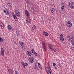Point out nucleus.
Here are the masks:
<instances>
[{
  "label": "nucleus",
  "mask_w": 74,
  "mask_h": 74,
  "mask_svg": "<svg viewBox=\"0 0 74 74\" xmlns=\"http://www.w3.org/2000/svg\"><path fill=\"white\" fill-rule=\"evenodd\" d=\"M68 5L71 8L74 9V4L72 2H69L68 3Z\"/></svg>",
  "instance_id": "nucleus-1"
},
{
  "label": "nucleus",
  "mask_w": 74,
  "mask_h": 74,
  "mask_svg": "<svg viewBox=\"0 0 74 74\" xmlns=\"http://www.w3.org/2000/svg\"><path fill=\"white\" fill-rule=\"evenodd\" d=\"M68 39L69 40H71V43L72 45L74 46V39L73 38V36H70L69 37Z\"/></svg>",
  "instance_id": "nucleus-2"
},
{
  "label": "nucleus",
  "mask_w": 74,
  "mask_h": 74,
  "mask_svg": "<svg viewBox=\"0 0 74 74\" xmlns=\"http://www.w3.org/2000/svg\"><path fill=\"white\" fill-rule=\"evenodd\" d=\"M49 68H50L49 66V65H47V67L46 68V70L48 74H49V73L50 74H51V71L49 69Z\"/></svg>",
  "instance_id": "nucleus-3"
},
{
  "label": "nucleus",
  "mask_w": 74,
  "mask_h": 74,
  "mask_svg": "<svg viewBox=\"0 0 74 74\" xmlns=\"http://www.w3.org/2000/svg\"><path fill=\"white\" fill-rule=\"evenodd\" d=\"M16 13V15L17 17H20L21 16V14L20 12H19L18 10H15Z\"/></svg>",
  "instance_id": "nucleus-4"
},
{
  "label": "nucleus",
  "mask_w": 74,
  "mask_h": 74,
  "mask_svg": "<svg viewBox=\"0 0 74 74\" xmlns=\"http://www.w3.org/2000/svg\"><path fill=\"white\" fill-rule=\"evenodd\" d=\"M29 61L30 63H33L34 62V59L33 58L30 57L29 58Z\"/></svg>",
  "instance_id": "nucleus-5"
},
{
  "label": "nucleus",
  "mask_w": 74,
  "mask_h": 74,
  "mask_svg": "<svg viewBox=\"0 0 74 74\" xmlns=\"http://www.w3.org/2000/svg\"><path fill=\"white\" fill-rule=\"evenodd\" d=\"M45 42L44 41H42V45L43 47L45 50L46 51V47L45 46Z\"/></svg>",
  "instance_id": "nucleus-6"
},
{
  "label": "nucleus",
  "mask_w": 74,
  "mask_h": 74,
  "mask_svg": "<svg viewBox=\"0 0 74 74\" xmlns=\"http://www.w3.org/2000/svg\"><path fill=\"white\" fill-rule=\"evenodd\" d=\"M25 14L27 15L28 17H29V16H30L29 12H28V11H27L26 10L25 11Z\"/></svg>",
  "instance_id": "nucleus-7"
},
{
  "label": "nucleus",
  "mask_w": 74,
  "mask_h": 74,
  "mask_svg": "<svg viewBox=\"0 0 74 74\" xmlns=\"http://www.w3.org/2000/svg\"><path fill=\"white\" fill-rule=\"evenodd\" d=\"M8 71L9 73V74H13V71L11 69H9L8 70Z\"/></svg>",
  "instance_id": "nucleus-8"
},
{
  "label": "nucleus",
  "mask_w": 74,
  "mask_h": 74,
  "mask_svg": "<svg viewBox=\"0 0 74 74\" xmlns=\"http://www.w3.org/2000/svg\"><path fill=\"white\" fill-rule=\"evenodd\" d=\"M67 26L68 27H71V26H72V24H71L70 22L69 21V23H68V25H67Z\"/></svg>",
  "instance_id": "nucleus-9"
},
{
  "label": "nucleus",
  "mask_w": 74,
  "mask_h": 74,
  "mask_svg": "<svg viewBox=\"0 0 74 74\" xmlns=\"http://www.w3.org/2000/svg\"><path fill=\"white\" fill-rule=\"evenodd\" d=\"M1 53L2 56L4 55V49H1Z\"/></svg>",
  "instance_id": "nucleus-10"
},
{
  "label": "nucleus",
  "mask_w": 74,
  "mask_h": 74,
  "mask_svg": "<svg viewBox=\"0 0 74 74\" xmlns=\"http://www.w3.org/2000/svg\"><path fill=\"white\" fill-rule=\"evenodd\" d=\"M22 64L23 65V67H25V66H27V63L25 62H22Z\"/></svg>",
  "instance_id": "nucleus-11"
},
{
  "label": "nucleus",
  "mask_w": 74,
  "mask_h": 74,
  "mask_svg": "<svg viewBox=\"0 0 74 74\" xmlns=\"http://www.w3.org/2000/svg\"><path fill=\"white\" fill-rule=\"evenodd\" d=\"M27 54L28 56H32V53L30 51H28L27 52Z\"/></svg>",
  "instance_id": "nucleus-12"
},
{
  "label": "nucleus",
  "mask_w": 74,
  "mask_h": 74,
  "mask_svg": "<svg viewBox=\"0 0 74 74\" xmlns=\"http://www.w3.org/2000/svg\"><path fill=\"white\" fill-rule=\"evenodd\" d=\"M13 17L14 18V19L15 21H17V17H16V16L14 14L13 15Z\"/></svg>",
  "instance_id": "nucleus-13"
},
{
  "label": "nucleus",
  "mask_w": 74,
  "mask_h": 74,
  "mask_svg": "<svg viewBox=\"0 0 74 74\" xmlns=\"http://www.w3.org/2000/svg\"><path fill=\"white\" fill-rule=\"evenodd\" d=\"M8 30H10L12 29V27H11V26L10 25H8Z\"/></svg>",
  "instance_id": "nucleus-14"
},
{
  "label": "nucleus",
  "mask_w": 74,
  "mask_h": 74,
  "mask_svg": "<svg viewBox=\"0 0 74 74\" xmlns=\"http://www.w3.org/2000/svg\"><path fill=\"white\" fill-rule=\"evenodd\" d=\"M43 34L44 35H45L46 36H48V35H49V34H48V33H47L46 32H44L43 33Z\"/></svg>",
  "instance_id": "nucleus-15"
},
{
  "label": "nucleus",
  "mask_w": 74,
  "mask_h": 74,
  "mask_svg": "<svg viewBox=\"0 0 74 74\" xmlns=\"http://www.w3.org/2000/svg\"><path fill=\"white\" fill-rule=\"evenodd\" d=\"M19 44L21 45L22 47H23V45H24V43L22 42H19Z\"/></svg>",
  "instance_id": "nucleus-16"
},
{
  "label": "nucleus",
  "mask_w": 74,
  "mask_h": 74,
  "mask_svg": "<svg viewBox=\"0 0 74 74\" xmlns=\"http://www.w3.org/2000/svg\"><path fill=\"white\" fill-rule=\"evenodd\" d=\"M0 42H3V39L2 38L0 37Z\"/></svg>",
  "instance_id": "nucleus-17"
},
{
  "label": "nucleus",
  "mask_w": 74,
  "mask_h": 74,
  "mask_svg": "<svg viewBox=\"0 0 74 74\" xmlns=\"http://www.w3.org/2000/svg\"><path fill=\"white\" fill-rule=\"evenodd\" d=\"M51 13L52 14V15H54V14H55V10H51Z\"/></svg>",
  "instance_id": "nucleus-18"
},
{
  "label": "nucleus",
  "mask_w": 74,
  "mask_h": 74,
  "mask_svg": "<svg viewBox=\"0 0 74 74\" xmlns=\"http://www.w3.org/2000/svg\"><path fill=\"white\" fill-rule=\"evenodd\" d=\"M60 40L61 41H64V38H60Z\"/></svg>",
  "instance_id": "nucleus-19"
},
{
  "label": "nucleus",
  "mask_w": 74,
  "mask_h": 74,
  "mask_svg": "<svg viewBox=\"0 0 74 74\" xmlns=\"http://www.w3.org/2000/svg\"><path fill=\"white\" fill-rule=\"evenodd\" d=\"M6 14L7 15H9V11L8 10H7Z\"/></svg>",
  "instance_id": "nucleus-20"
},
{
  "label": "nucleus",
  "mask_w": 74,
  "mask_h": 74,
  "mask_svg": "<svg viewBox=\"0 0 74 74\" xmlns=\"http://www.w3.org/2000/svg\"><path fill=\"white\" fill-rule=\"evenodd\" d=\"M1 26L2 27H4V24L3 23H1Z\"/></svg>",
  "instance_id": "nucleus-21"
},
{
  "label": "nucleus",
  "mask_w": 74,
  "mask_h": 74,
  "mask_svg": "<svg viewBox=\"0 0 74 74\" xmlns=\"http://www.w3.org/2000/svg\"><path fill=\"white\" fill-rule=\"evenodd\" d=\"M33 9V7H31L30 8V11H32Z\"/></svg>",
  "instance_id": "nucleus-22"
},
{
  "label": "nucleus",
  "mask_w": 74,
  "mask_h": 74,
  "mask_svg": "<svg viewBox=\"0 0 74 74\" xmlns=\"http://www.w3.org/2000/svg\"><path fill=\"white\" fill-rule=\"evenodd\" d=\"M8 6H9V7H12V6H11V5L10 4V3H8Z\"/></svg>",
  "instance_id": "nucleus-23"
},
{
  "label": "nucleus",
  "mask_w": 74,
  "mask_h": 74,
  "mask_svg": "<svg viewBox=\"0 0 74 74\" xmlns=\"http://www.w3.org/2000/svg\"><path fill=\"white\" fill-rule=\"evenodd\" d=\"M65 5H64V3H62V7H65Z\"/></svg>",
  "instance_id": "nucleus-24"
},
{
  "label": "nucleus",
  "mask_w": 74,
  "mask_h": 74,
  "mask_svg": "<svg viewBox=\"0 0 74 74\" xmlns=\"http://www.w3.org/2000/svg\"><path fill=\"white\" fill-rule=\"evenodd\" d=\"M60 38H62L63 37V35L61 34L60 36Z\"/></svg>",
  "instance_id": "nucleus-25"
},
{
  "label": "nucleus",
  "mask_w": 74,
  "mask_h": 74,
  "mask_svg": "<svg viewBox=\"0 0 74 74\" xmlns=\"http://www.w3.org/2000/svg\"><path fill=\"white\" fill-rule=\"evenodd\" d=\"M26 3H28V4H30V2H29V1L28 0H26Z\"/></svg>",
  "instance_id": "nucleus-26"
},
{
  "label": "nucleus",
  "mask_w": 74,
  "mask_h": 74,
  "mask_svg": "<svg viewBox=\"0 0 74 74\" xmlns=\"http://www.w3.org/2000/svg\"><path fill=\"white\" fill-rule=\"evenodd\" d=\"M64 8V6H62L61 9L62 10H63Z\"/></svg>",
  "instance_id": "nucleus-27"
},
{
  "label": "nucleus",
  "mask_w": 74,
  "mask_h": 74,
  "mask_svg": "<svg viewBox=\"0 0 74 74\" xmlns=\"http://www.w3.org/2000/svg\"><path fill=\"white\" fill-rule=\"evenodd\" d=\"M16 32V34L17 35V36H19V33L18 32Z\"/></svg>",
  "instance_id": "nucleus-28"
},
{
  "label": "nucleus",
  "mask_w": 74,
  "mask_h": 74,
  "mask_svg": "<svg viewBox=\"0 0 74 74\" xmlns=\"http://www.w3.org/2000/svg\"><path fill=\"white\" fill-rule=\"evenodd\" d=\"M35 56H37V53L35 52H34V53Z\"/></svg>",
  "instance_id": "nucleus-29"
},
{
  "label": "nucleus",
  "mask_w": 74,
  "mask_h": 74,
  "mask_svg": "<svg viewBox=\"0 0 74 74\" xmlns=\"http://www.w3.org/2000/svg\"><path fill=\"white\" fill-rule=\"evenodd\" d=\"M69 21H66V25H68V24H69L68 23H69Z\"/></svg>",
  "instance_id": "nucleus-30"
},
{
  "label": "nucleus",
  "mask_w": 74,
  "mask_h": 74,
  "mask_svg": "<svg viewBox=\"0 0 74 74\" xmlns=\"http://www.w3.org/2000/svg\"><path fill=\"white\" fill-rule=\"evenodd\" d=\"M38 66L39 67H40V66H41V64H40V63H39L38 64Z\"/></svg>",
  "instance_id": "nucleus-31"
},
{
  "label": "nucleus",
  "mask_w": 74,
  "mask_h": 74,
  "mask_svg": "<svg viewBox=\"0 0 74 74\" xmlns=\"http://www.w3.org/2000/svg\"><path fill=\"white\" fill-rule=\"evenodd\" d=\"M32 53H34L35 52L34 51L33 49L32 50Z\"/></svg>",
  "instance_id": "nucleus-32"
},
{
  "label": "nucleus",
  "mask_w": 74,
  "mask_h": 74,
  "mask_svg": "<svg viewBox=\"0 0 74 74\" xmlns=\"http://www.w3.org/2000/svg\"><path fill=\"white\" fill-rule=\"evenodd\" d=\"M26 23H29V21L28 20H26Z\"/></svg>",
  "instance_id": "nucleus-33"
},
{
  "label": "nucleus",
  "mask_w": 74,
  "mask_h": 74,
  "mask_svg": "<svg viewBox=\"0 0 74 74\" xmlns=\"http://www.w3.org/2000/svg\"><path fill=\"white\" fill-rule=\"evenodd\" d=\"M51 50H52V51H54V52H56V50H55V49H52Z\"/></svg>",
  "instance_id": "nucleus-34"
},
{
  "label": "nucleus",
  "mask_w": 74,
  "mask_h": 74,
  "mask_svg": "<svg viewBox=\"0 0 74 74\" xmlns=\"http://www.w3.org/2000/svg\"><path fill=\"white\" fill-rule=\"evenodd\" d=\"M22 50H24V49H25V47H22Z\"/></svg>",
  "instance_id": "nucleus-35"
},
{
  "label": "nucleus",
  "mask_w": 74,
  "mask_h": 74,
  "mask_svg": "<svg viewBox=\"0 0 74 74\" xmlns=\"http://www.w3.org/2000/svg\"><path fill=\"white\" fill-rule=\"evenodd\" d=\"M36 26H35V25H34L33 27H32V28H33L34 29H35V28H36Z\"/></svg>",
  "instance_id": "nucleus-36"
},
{
  "label": "nucleus",
  "mask_w": 74,
  "mask_h": 74,
  "mask_svg": "<svg viewBox=\"0 0 74 74\" xmlns=\"http://www.w3.org/2000/svg\"><path fill=\"white\" fill-rule=\"evenodd\" d=\"M54 66L55 67V69H56V64H55V65Z\"/></svg>",
  "instance_id": "nucleus-37"
},
{
  "label": "nucleus",
  "mask_w": 74,
  "mask_h": 74,
  "mask_svg": "<svg viewBox=\"0 0 74 74\" xmlns=\"http://www.w3.org/2000/svg\"><path fill=\"white\" fill-rule=\"evenodd\" d=\"M72 47L73 50H74V46Z\"/></svg>",
  "instance_id": "nucleus-38"
},
{
  "label": "nucleus",
  "mask_w": 74,
  "mask_h": 74,
  "mask_svg": "<svg viewBox=\"0 0 74 74\" xmlns=\"http://www.w3.org/2000/svg\"><path fill=\"white\" fill-rule=\"evenodd\" d=\"M31 11H34V9L33 8L32 10H31Z\"/></svg>",
  "instance_id": "nucleus-39"
},
{
  "label": "nucleus",
  "mask_w": 74,
  "mask_h": 74,
  "mask_svg": "<svg viewBox=\"0 0 74 74\" xmlns=\"http://www.w3.org/2000/svg\"><path fill=\"white\" fill-rule=\"evenodd\" d=\"M49 48H50L51 49H52V47H50V46H49Z\"/></svg>",
  "instance_id": "nucleus-40"
},
{
  "label": "nucleus",
  "mask_w": 74,
  "mask_h": 74,
  "mask_svg": "<svg viewBox=\"0 0 74 74\" xmlns=\"http://www.w3.org/2000/svg\"><path fill=\"white\" fill-rule=\"evenodd\" d=\"M56 64H55V63L53 62V66H55Z\"/></svg>",
  "instance_id": "nucleus-41"
},
{
  "label": "nucleus",
  "mask_w": 74,
  "mask_h": 74,
  "mask_svg": "<svg viewBox=\"0 0 74 74\" xmlns=\"http://www.w3.org/2000/svg\"><path fill=\"white\" fill-rule=\"evenodd\" d=\"M3 12H4V13H6V11L5 10H3Z\"/></svg>",
  "instance_id": "nucleus-42"
},
{
  "label": "nucleus",
  "mask_w": 74,
  "mask_h": 74,
  "mask_svg": "<svg viewBox=\"0 0 74 74\" xmlns=\"http://www.w3.org/2000/svg\"><path fill=\"white\" fill-rule=\"evenodd\" d=\"M39 68H40V69H41V70H42V67H41V66H40V67H39Z\"/></svg>",
  "instance_id": "nucleus-43"
},
{
  "label": "nucleus",
  "mask_w": 74,
  "mask_h": 74,
  "mask_svg": "<svg viewBox=\"0 0 74 74\" xmlns=\"http://www.w3.org/2000/svg\"><path fill=\"white\" fill-rule=\"evenodd\" d=\"M70 49H72V50H73V47H70Z\"/></svg>",
  "instance_id": "nucleus-44"
},
{
  "label": "nucleus",
  "mask_w": 74,
  "mask_h": 74,
  "mask_svg": "<svg viewBox=\"0 0 74 74\" xmlns=\"http://www.w3.org/2000/svg\"><path fill=\"white\" fill-rule=\"evenodd\" d=\"M51 10H54V11H55V9H54V8H52Z\"/></svg>",
  "instance_id": "nucleus-45"
},
{
  "label": "nucleus",
  "mask_w": 74,
  "mask_h": 74,
  "mask_svg": "<svg viewBox=\"0 0 74 74\" xmlns=\"http://www.w3.org/2000/svg\"><path fill=\"white\" fill-rule=\"evenodd\" d=\"M36 67H35V69H37V66H35Z\"/></svg>",
  "instance_id": "nucleus-46"
},
{
  "label": "nucleus",
  "mask_w": 74,
  "mask_h": 74,
  "mask_svg": "<svg viewBox=\"0 0 74 74\" xmlns=\"http://www.w3.org/2000/svg\"><path fill=\"white\" fill-rule=\"evenodd\" d=\"M43 19H44V18H42V20H43Z\"/></svg>",
  "instance_id": "nucleus-47"
},
{
  "label": "nucleus",
  "mask_w": 74,
  "mask_h": 74,
  "mask_svg": "<svg viewBox=\"0 0 74 74\" xmlns=\"http://www.w3.org/2000/svg\"><path fill=\"white\" fill-rule=\"evenodd\" d=\"M37 66V65H36V64H35V67L37 66Z\"/></svg>",
  "instance_id": "nucleus-48"
},
{
  "label": "nucleus",
  "mask_w": 74,
  "mask_h": 74,
  "mask_svg": "<svg viewBox=\"0 0 74 74\" xmlns=\"http://www.w3.org/2000/svg\"><path fill=\"white\" fill-rule=\"evenodd\" d=\"M52 45H51V46H52Z\"/></svg>",
  "instance_id": "nucleus-49"
},
{
  "label": "nucleus",
  "mask_w": 74,
  "mask_h": 74,
  "mask_svg": "<svg viewBox=\"0 0 74 74\" xmlns=\"http://www.w3.org/2000/svg\"><path fill=\"white\" fill-rule=\"evenodd\" d=\"M43 23H44V21L43 22Z\"/></svg>",
  "instance_id": "nucleus-50"
}]
</instances>
